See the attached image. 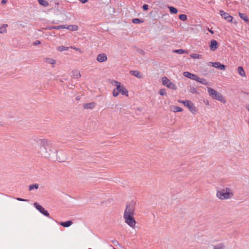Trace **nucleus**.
I'll use <instances>...</instances> for the list:
<instances>
[{
  "label": "nucleus",
  "instance_id": "obj_1",
  "mask_svg": "<svg viewBox=\"0 0 249 249\" xmlns=\"http://www.w3.org/2000/svg\"><path fill=\"white\" fill-rule=\"evenodd\" d=\"M136 202L131 200L128 202L125 206L124 213V218L126 224L132 228H134L136 221L134 218L135 212L136 211Z\"/></svg>",
  "mask_w": 249,
  "mask_h": 249
},
{
  "label": "nucleus",
  "instance_id": "obj_2",
  "mask_svg": "<svg viewBox=\"0 0 249 249\" xmlns=\"http://www.w3.org/2000/svg\"><path fill=\"white\" fill-rule=\"evenodd\" d=\"M40 149V153L45 158H49L52 154H55L57 150L53 142L46 139H39L36 142Z\"/></svg>",
  "mask_w": 249,
  "mask_h": 249
},
{
  "label": "nucleus",
  "instance_id": "obj_3",
  "mask_svg": "<svg viewBox=\"0 0 249 249\" xmlns=\"http://www.w3.org/2000/svg\"><path fill=\"white\" fill-rule=\"evenodd\" d=\"M216 195L217 197L221 200H227L233 197V193L231 188L225 187L217 190Z\"/></svg>",
  "mask_w": 249,
  "mask_h": 249
},
{
  "label": "nucleus",
  "instance_id": "obj_4",
  "mask_svg": "<svg viewBox=\"0 0 249 249\" xmlns=\"http://www.w3.org/2000/svg\"><path fill=\"white\" fill-rule=\"evenodd\" d=\"M207 90L210 96H211L213 99L221 102L223 103H226V100L220 93L211 88H208Z\"/></svg>",
  "mask_w": 249,
  "mask_h": 249
},
{
  "label": "nucleus",
  "instance_id": "obj_5",
  "mask_svg": "<svg viewBox=\"0 0 249 249\" xmlns=\"http://www.w3.org/2000/svg\"><path fill=\"white\" fill-rule=\"evenodd\" d=\"M178 102L180 103L183 104L184 106L187 107L189 111L194 115H195L197 112V109L195 104L191 101L188 100H178Z\"/></svg>",
  "mask_w": 249,
  "mask_h": 249
},
{
  "label": "nucleus",
  "instance_id": "obj_6",
  "mask_svg": "<svg viewBox=\"0 0 249 249\" xmlns=\"http://www.w3.org/2000/svg\"><path fill=\"white\" fill-rule=\"evenodd\" d=\"M162 82L163 85L167 87L169 89L176 90L177 89V86L172 82H171L167 77L164 76L162 78Z\"/></svg>",
  "mask_w": 249,
  "mask_h": 249
},
{
  "label": "nucleus",
  "instance_id": "obj_7",
  "mask_svg": "<svg viewBox=\"0 0 249 249\" xmlns=\"http://www.w3.org/2000/svg\"><path fill=\"white\" fill-rule=\"evenodd\" d=\"M34 207L42 214L49 217L50 214L47 210H46L43 207L38 204L37 202L34 203Z\"/></svg>",
  "mask_w": 249,
  "mask_h": 249
},
{
  "label": "nucleus",
  "instance_id": "obj_8",
  "mask_svg": "<svg viewBox=\"0 0 249 249\" xmlns=\"http://www.w3.org/2000/svg\"><path fill=\"white\" fill-rule=\"evenodd\" d=\"M220 15L221 16L224 18L225 20H226L228 22H231L233 17L230 15L228 13L224 12L223 10L220 11Z\"/></svg>",
  "mask_w": 249,
  "mask_h": 249
},
{
  "label": "nucleus",
  "instance_id": "obj_9",
  "mask_svg": "<svg viewBox=\"0 0 249 249\" xmlns=\"http://www.w3.org/2000/svg\"><path fill=\"white\" fill-rule=\"evenodd\" d=\"M117 88L119 93L127 97L128 96V91L123 85L120 84Z\"/></svg>",
  "mask_w": 249,
  "mask_h": 249
},
{
  "label": "nucleus",
  "instance_id": "obj_10",
  "mask_svg": "<svg viewBox=\"0 0 249 249\" xmlns=\"http://www.w3.org/2000/svg\"><path fill=\"white\" fill-rule=\"evenodd\" d=\"M107 56L104 53L99 54L96 57V60L100 63H102L107 60Z\"/></svg>",
  "mask_w": 249,
  "mask_h": 249
},
{
  "label": "nucleus",
  "instance_id": "obj_11",
  "mask_svg": "<svg viewBox=\"0 0 249 249\" xmlns=\"http://www.w3.org/2000/svg\"><path fill=\"white\" fill-rule=\"evenodd\" d=\"M183 75L184 76L193 80L196 81L197 79V78L198 76L196 75L191 73L188 71H184L183 73Z\"/></svg>",
  "mask_w": 249,
  "mask_h": 249
},
{
  "label": "nucleus",
  "instance_id": "obj_12",
  "mask_svg": "<svg viewBox=\"0 0 249 249\" xmlns=\"http://www.w3.org/2000/svg\"><path fill=\"white\" fill-rule=\"evenodd\" d=\"M211 63L212 64V66L215 68L220 69L221 70H225V68H226L225 66L223 64H221L219 62H211Z\"/></svg>",
  "mask_w": 249,
  "mask_h": 249
},
{
  "label": "nucleus",
  "instance_id": "obj_13",
  "mask_svg": "<svg viewBox=\"0 0 249 249\" xmlns=\"http://www.w3.org/2000/svg\"><path fill=\"white\" fill-rule=\"evenodd\" d=\"M218 47L217 42L215 40H212L211 41L210 49L212 51H215Z\"/></svg>",
  "mask_w": 249,
  "mask_h": 249
},
{
  "label": "nucleus",
  "instance_id": "obj_14",
  "mask_svg": "<svg viewBox=\"0 0 249 249\" xmlns=\"http://www.w3.org/2000/svg\"><path fill=\"white\" fill-rule=\"evenodd\" d=\"M43 61L48 64H51L53 68L55 67V64H56V61L54 59L50 57L44 58Z\"/></svg>",
  "mask_w": 249,
  "mask_h": 249
},
{
  "label": "nucleus",
  "instance_id": "obj_15",
  "mask_svg": "<svg viewBox=\"0 0 249 249\" xmlns=\"http://www.w3.org/2000/svg\"><path fill=\"white\" fill-rule=\"evenodd\" d=\"M64 25V27L65 28H64V29H67L68 30H69L70 31H77L78 29V26L76 25H68V26H66V25Z\"/></svg>",
  "mask_w": 249,
  "mask_h": 249
},
{
  "label": "nucleus",
  "instance_id": "obj_16",
  "mask_svg": "<svg viewBox=\"0 0 249 249\" xmlns=\"http://www.w3.org/2000/svg\"><path fill=\"white\" fill-rule=\"evenodd\" d=\"M95 107V104L94 102L86 103L83 106L85 109H93Z\"/></svg>",
  "mask_w": 249,
  "mask_h": 249
},
{
  "label": "nucleus",
  "instance_id": "obj_17",
  "mask_svg": "<svg viewBox=\"0 0 249 249\" xmlns=\"http://www.w3.org/2000/svg\"><path fill=\"white\" fill-rule=\"evenodd\" d=\"M65 28L64 25H61L57 26H49L46 27V29L49 30H52L53 29L59 30L61 29H64Z\"/></svg>",
  "mask_w": 249,
  "mask_h": 249
},
{
  "label": "nucleus",
  "instance_id": "obj_18",
  "mask_svg": "<svg viewBox=\"0 0 249 249\" xmlns=\"http://www.w3.org/2000/svg\"><path fill=\"white\" fill-rule=\"evenodd\" d=\"M130 73L138 78H142V75L138 71H130Z\"/></svg>",
  "mask_w": 249,
  "mask_h": 249
},
{
  "label": "nucleus",
  "instance_id": "obj_19",
  "mask_svg": "<svg viewBox=\"0 0 249 249\" xmlns=\"http://www.w3.org/2000/svg\"><path fill=\"white\" fill-rule=\"evenodd\" d=\"M238 15L240 18L244 20L246 22H248L249 21L248 16L245 13H242L241 12L238 13Z\"/></svg>",
  "mask_w": 249,
  "mask_h": 249
},
{
  "label": "nucleus",
  "instance_id": "obj_20",
  "mask_svg": "<svg viewBox=\"0 0 249 249\" xmlns=\"http://www.w3.org/2000/svg\"><path fill=\"white\" fill-rule=\"evenodd\" d=\"M238 72L242 77L246 76V73L242 67H239L237 69Z\"/></svg>",
  "mask_w": 249,
  "mask_h": 249
},
{
  "label": "nucleus",
  "instance_id": "obj_21",
  "mask_svg": "<svg viewBox=\"0 0 249 249\" xmlns=\"http://www.w3.org/2000/svg\"><path fill=\"white\" fill-rule=\"evenodd\" d=\"M8 25L6 24H3L1 27H0V34H4L7 33L6 27Z\"/></svg>",
  "mask_w": 249,
  "mask_h": 249
},
{
  "label": "nucleus",
  "instance_id": "obj_22",
  "mask_svg": "<svg viewBox=\"0 0 249 249\" xmlns=\"http://www.w3.org/2000/svg\"><path fill=\"white\" fill-rule=\"evenodd\" d=\"M72 222L71 221H67L66 222H62L60 223V225L64 227H69L72 224Z\"/></svg>",
  "mask_w": 249,
  "mask_h": 249
},
{
  "label": "nucleus",
  "instance_id": "obj_23",
  "mask_svg": "<svg viewBox=\"0 0 249 249\" xmlns=\"http://www.w3.org/2000/svg\"><path fill=\"white\" fill-rule=\"evenodd\" d=\"M38 1L40 5L44 7H47L49 5L48 1L46 0H38Z\"/></svg>",
  "mask_w": 249,
  "mask_h": 249
},
{
  "label": "nucleus",
  "instance_id": "obj_24",
  "mask_svg": "<svg viewBox=\"0 0 249 249\" xmlns=\"http://www.w3.org/2000/svg\"><path fill=\"white\" fill-rule=\"evenodd\" d=\"M190 57L193 59H201L202 55L198 53H193L190 55Z\"/></svg>",
  "mask_w": 249,
  "mask_h": 249
},
{
  "label": "nucleus",
  "instance_id": "obj_25",
  "mask_svg": "<svg viewBox=\"0 0 249 249\" xmlns=\"http://www.w3.org/2000/svg\"><path fill=\"white\" fill-rule=\"evenodd\" d=\"M197 79H198L196 80L197 82L205 85L207 84V80L206 79L201 78L198 76Z\"/></svg>",
  "mask_w": 249,
  "mask_h": 249
},
{
  "label": "nucleus",
  "instance_id": "obj_26",
  "mask_svg": "<svg viewBox=\"0 0 249 249\" xmlns=\"http://www.w3.org/2000/svg\"><path fill=\"white\" fill-rule=\"evenodd\" d=\"M225 245L223 243H219L213 246V249H224Z\"/></svg>",
  "mask_w": 249,
  "mask_h": 249
},
{
  "label": "nucleus",
  "instance_id": "obj_27",
  "mask_svg": "<svg viewBox=\"0 0 249 249\" xmlns=\"http://www.w3.org/2000/svg\"><path fill=\"white\" fill-rule=\"evenodd\" d=\"M72 72L74 78H79L81 77V74L79 71H73Z\"/></svg>",
  "mask_w": 249,
  "mask_h": 249
},
{
  "label": "nucleus",
  "instance_id": "obj_28",
  "mask_svg": "<svg viewBox=\"0 0 249 249\" xmlns=\"http://www.w3.org/2000/svg\"><path fill=\"white\" fill-rule=\"evenodd\" d=\"M38 187H39V185L38 184H32V185H31L29 186V190L32 191L34 189H37L38 188Z\"/></svg>",
  "mask_w": 249,
  "mask_h": 249
},
{
  "label": "nucleus",
  "instance_id": "obj_29",
  "mask_svg": "<svg viewBox=\"0 0 249 249\" xmlns=\"http://www.w3.org/2000/svg\"><path fill=\"white\" fill-rule=\"evenodd\" d=\"M172 108L173 111L175 112H181L182 111V109L179 107L173 106Z\"/></svg>",
  "mask_w": 249,
  "mask_h": 249
},
{
  "label": "nucleus",
  "instance_id": "obj_30",
  "mask_svg": "<svg viewBox=\"0 0 249 249\" xmlns=\"http://www.w3.org/2000/svg\"><path fill=\"white\" fill-rule=\"evenodd\" d=\"M69 49V47H65L64 46H60L57 48V50L60 52H63L64 51H67Z\"/></svg>",
  "mask_w": 249,
  "mask_h": 249
},
{
  "label": "nucleus",
  "instance_id": "obj_31",
  "mask_svg": "<svg viewBox=\"0 0 249 249\" xmlns=\"http://www.w3.org/2000/svg\"><path fill=\"white\" fill-rule=\"evenodd\" d=\"M175 53H177L179 54H183V53H187V52L184 50L183 49H178V50H175L174 51Z\"/></svg>",
  "mask_w": 249,
  "mask_h": 249
},
{
  "label": "nucleus",
  "instance_id": "obj_32",
  "mask_svg": "<svg viewBox=\"0 0 249 249\" xmlns=\"http://www.w3.org/2000/svg\"><path fill=\"white\" fill-rule=\"evenodd\" d=\"M169 9L170 12L172 14H176L178 12L177 9L174 7L170 6V7H169Z\"/></svg>",
  "mask_w": 249,
  "mask_h": 249
},
{
  "label": "nucleus",
  "instance_id": "obj_33",
  "mask_svg": "<svg viewBox=\"0 0 249 249\" xmlns=\"http://www.w3.org/2000/svg\"><path fill=\"white\" fill-rule=\"evenodd\" d=\"M179 18L181 20L185 21H186L187 20V16L186 15H185V14H181V15H179Z\"/></svg>",
  "mask_w": 249,
  "mask_h": 249
},
{
  "label": "nucleus",
  "instance_id": "obj_34",
  "mask_svg": "<svg viewBox=\"0 0 249 249\" xmlns=\"http://www.w3.org/2000/svg\"><path fill=\"white\" fill-rule=\"evenodd\" d=\"M132 21L134 24H139L140 23L142 22V20H141V19L137 18L133 19Z\"/></svg>",
  "mask_w": 249,
  "mask_h": 249
},
{
  "label": "nucleus",
  "instance_id": "obj_35",
  "mask_svg": "<svg viewBox=\"0 0 249 249\" xmlns=\"http://www.w3.org/2000/svg\"><path fill=\"white\" fill-rule=\"evenodd\" d=\"M119 94V91L117 90V88L114 89L112 92V95L114 97H117Z\"/></svg>",
  "mask_w": 249,
  "mask_h": 249
},
{
  "label": "nucleus",
  "instance_id": "obj_36",
  "mask_svg": "<svg viewBox=\"0 0 249 249\" xmlns=\"http://www.w3.org/2000/svg\"><path fill=\"white\" fill-rule=\"evenodd\" d=\"M110 83L112 84V85H114V86H116V88L120 84H121L120 82H119L118 81H115V80H111V81L110 82Z\"/></svg>",
  "mask_w": 249,
  "mask_h": 249
},
{
  "label": "nucleus",
  "instance_id": "obj_37",
  "mask_svg": "<svg viewBox=\"0 0 249 249\" xmlns=\"http://www.w3.org/2000/svg\"><path fill=\"white\" fill-rule=\"evenodd\" d=\"M190 92L192 93L197 94L198 92L197 90L194 87H190Z\"/></svg>",
  "mask_w": 249,
  "mask_h": 249
},
{
  "label": "nucleus",
  "instance_id": "obj_38",
  "mask_svg": "<svg viewBox=\"0 0 249 249\" xmlns=\"http://www.w3.org/2000/svg\"><path fill=\"white\" fill-rule=\"evenodd\" d=\"M159 93L161 96L165 95L166 94V90L164 89H161L159 91Z\"/></svg>",
  "mask_w": 249,
  "mask_h": 249
},
{
  "label": "nucleus",
  "instance_id": "obj_39",
  "mask_svg": "<svg viewBox=\"0 0 249 249\" xmlns=\"http://www.w3.org/2000/svg\"><path fill=\"white\" fill-rule=\"evenodd\" d=\"M143 10L144 11L147 10L148 9V5L147 4H144L142 6Z\"/></svg>",
  "mask_w": 249,
  "mask_h": 249
},
{
  "label": "nucleus",
  "instance_id": "obj_40",
  "mask_svg": "<svg viewBox=\"0 0 249 249\" xmlns=\"http://www.w3.org/2000/svg\"><path fill=\"white\" fill-rule=\"evenodd\" d=\"M16 199L18 201H28V200H27V199H25L21 198L20 197H17V198H16Z\"/></svg>",
  "mask_w": 249,
  "mask_h": 249
},
{
  "label": "nucleus",
  "instance_id": "obj_41",
  "mask_svg": "<svg viewBox=\"0 0 249 249\" xmlns=\"http://www.w3.org/2000/svg\"><path fill=\"white\" fill-rule=\"evenodd\" d=\"M74 50L76 51H78L80 53H82V51L81 50V49L80 48H76V47H73L72 48Z\"/></svg>",
  "mask_w": 249,
  "mask_h": 249
},
{
  "label": "nucleus",
  "instance_id": "obj_42",
  "mask_svg": "<svg viewBox=\"0 0 249 249\" xmlns=\"http://www.w3.org/2000/svg\"><path fill=\"white\" fill-rule=\"evenodd\" d=\"M40 43H41V42L39 40H36L34 43V45H37L40 44Z\"/></svg>",
  "mask_w": 249,
  "mask_h": 249
},
{
  "label": "nucleus",
  "instance_id": "obj_43",
  "mask_svg": "<svg viewBox=\"0 0 249 249\" xmlns=\"http://www.w3.org/2000/svg\"><path fill=\"white\" fill-rule=\"evenodd\" d=\"M79 1L82 3H85L88 1V0H79Z\"/></svg>",
  "mask_w": 249,
  "mask_h": 249
},
{
  "label": "nucleus",
  "instance_id": "obj_44",
  "mask_svg": "<svg viewBox=\"0 0 249 249\" xmlns=\"http://www.w3.org/2000/svg\"><path fill=\"white\" fill-rule=\"evenodd\" d=\"M207 30L209 32H210L212 34H214L213 31L211 29H209V28H207Z\"/></svg>",
  "mask_w": 249,
  "mask_h": 249
},
{
  "label": "nucleus",
  "instance_id": "obj_45",
  "mask_svg": "<svg viewBox=\"0 0 249 249\" xmlns=\"http://www.w3.org/2000/svg\"><path fill=\"white\" fill-rule=\"evenodd\" d=\"M6 2H7V0H2V1H1V3L2 4H4L6 3Z\"/></svg>",
  "mask_w": 249,
  "mask_h": 249
},
{
  "label": "nucleus",
  "instance_id": "obj_46",
  "mask_svg": "<svg viewBox=\"0 0 249 249\" xmlns=\"http://www.w3.org/2000/svg\"><path fill=\"white\" fill-rule=\"evenodd\" d=\"M247 109L248 110V111H249V106L247 107Z\"/></svg>",
  "mask_w": 249,
  "mask_h": 249
},
{
  "label": "nucleus",
  "instance_id": "obj_47",
  "mask_svg": "<svg viewBox=\"0 0 249 249\" xmlns=\"http://www.w3.org/2000/svg\"><path fill=\"white\" fill-rule=\"evenodd\" d=\"M141 53H142V54H143V53H144V51H142V52H141Z\"/></svg>",
  "mask_w": 249,
  "mask_h": 249
},
{
  "label": "nucleus",
  "instance_id": "obj_48",
  "mask_svg": "<svg viewBox=\"0 0 249 249\" xmlns=\"http://www.w3.org/2000/svg\"><path fill=\"white\" fill-rule=\"evenodd\" d=\"M113 249H115V248H114Z\"/></svg>",
  "mask_w": 249,
  "mask_h": 249
}]
</instances>
